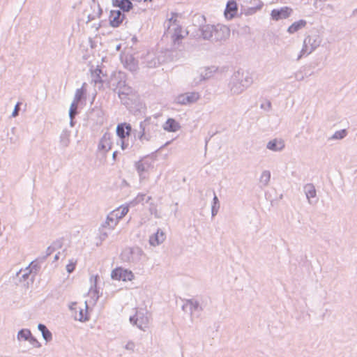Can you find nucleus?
Segmentation results:
<instances>
[{
	"mask_svg": "<svg viewBox=\"0 0 357 357\" xmlns=\"http://www.w3.org/2000/svg\"><path fill=\"white\" fill-rule=\"evenodd\" d=\"M88 307V305H87V302L86 301V308Z\"/></svg>",
	"mask_w": 357,
	"mask_h": 357,
	"instance_id": "0e129e2a",
	"label": "nucleus"
},
{
	"mask_svg": "<svg viewBox=\"0 0 357 357\" xmlns=\"http://www.w3.org/2000/svg\"><path fill=\"white\" fill-rule=\"evenodd\" d=\"M77 102H73L70 105V109H69V116H70V125L71 126H73V119L75 118V116H76L77 112Z\"/></svg>",
	"mask_w": 357,
	"mask_h": 357,
	"instance_id": "e433bc0d",
	"label": "nucleus"
},
{
	"mask_svg": "<svg viewBox=\"0 0 357 357\" xmlns=\"http://www.w3.org/2000/svg\"><path fill=\"white\" fill-rule=\"evenodd\" d=\"M60 145L62 148H66L70 144V132L63 130L59 137Z\"/></svg>",
	"mask_w": 357,
	"mask_h": 357,
	"instance_id": "c756f323",
	"label": "nucleus"
},
{
	"mask_svg": "<svg viewBox=\"0 0 357 357\" xmlns=\"http://www.w3.org/2000/svg\"><path fill=\"white\" fill-rule=\"evenodd\" d=\"M220 208V203L218 197L216 196L215 193L214 192V197L213 199V204L211 206V215L212 217H214L217 215L218 213V210Z\"/></svg>",
	"mask_w": 357,
	"mask_h": 357,
	"instance_id": "f704fd0d",
	"label": "nucleus"
},
{
	"mask_svg": "<svg viewBox=\"0 0 357 357\" xmlns=\"http://www.w3.org/2000/svg\"><path fill=\"white\" fill-rule=\"evenodd\" d=\"M264 3L261 1H259L257 5L253 7H250L245 10L246 15H252L256 13L258 10H260L263 6Z\"/></svg>",
	"mask_w": 357,
	"mask_h": 357,
	"instance_id": "58836bf2",
	"label": "nucleus"
},
{
	"mask_svg": "<svg viewBox=\"0 0 357 357\" xmlns=\"http://www.w3.org/2000/svg\"><path fill=\"white\" fill-rule=\"evenodd\" d=\"M59 259V255L56 254L55 256H54V259L55 260H57Z\"/></svg>",
	"mask_w": 357,
	"mask_h": 357,
	"instance_id": "680f3d73",
	"label": "nucleus"
},
{
	"mask_svg": "<svg viewBox=\"0 0 357 357\" xmlns=\"http://www.w3.org/2000/svg\"><path fill=\"white\" fill-rule=\"evenodd\" d=\"M157 125L151 121L150 119H146L139 124V130L137 137L139 141L144 142L152 140L156 136Z\"/></svg>",
	"mask_w": 357,
	"mask_h": 357,
	"instance_id": "f03ea898",
	"label": "nucleus"
},
{
	"mask_svg": "<svg viewBox=\"0 0 357 357\" xmlns=\"http://www.w3.org/2000/svg\"><path fill=\"white\" fill-rule=\"evenodd\" d=\"M228 86L231 95H239L246 89L237 80H235L232 76Z\"/></svg>",
	"mask_w": 357,
	"mask_h": 357,
	"instance_id": "f3484780",
	"label": "nucleus"
},
{
	"mask_svg": "<svg viewBox=\"0 0 357 357\" xmlns=\"http://www.w3.org/2000/svg\"><path fill=\"white\" fill-rule=\"evenodd\" d=\"M116 134L120 139H126L128 136V131L125 130V124H119L116 127Z\"/></svg>",
	"mask_w": 357,
	"mask_h": 357,
	"instance_id": "c9c22d12",
	"label": "nucleus"
},
{
	"mask_svg": "<svg viewBox=\"0 0 357 357\" xmlns=\"http://www.w3.org/2000/svg\"><path fill=\"white\" fill-rule=\"evenodd\" d=\"M124 348L128 350V351H130L131 352H133L135 351V344L134 342L132 341H129L127 342V344L125 345Z\"/></svg>",
	"mask_w": 357,
	"mask_h": 357,
	"instance_id": "de8ad7c7",
	"label": "nucleus"
},
{
	"mask_svg": "<svg viewBox=\"0 0 357 357\" xmlns=\"http://www.w3.org/2000/svg\"><path fill=\"white\" fill-rule=\"evenodd\" d=\"M202 38L211 41H220L227 38L230 33L229 27L222 24L203 25L199 29Z\"/></svg>",
	"mask_w": 357,
	"mask_h": 357,
	"instance_id": "f257e3e1",
	"label": "nucleus"
},
{
	"mask_svg": "<svg viewBox=\"0 0 357 357\" xmlns=\"http://www.w3.org/2000/svg\"><path fill=\"white\" fill-rule=\"evenodd\" d=\"M112 135L109 132H105L100 138L98 145V153L105 156L112 149Z\"/></svg>",
	"mask_w": 357,
	"mask_h": 357,
	"instance_id": "1a4fd4ad",
	"label": "nucleus"
},
{
	"mask_svg": "<svg viewBox=\"0 0 357 357\" xmlns=\"http://www.w3.org/2000/svg\"><path fill=\"white\" fill-rule=\"evenodd\" d=\"M202 68L203 70H205L204 73L205 78H206V79H208L211 77H212L213 76L214 73L218 70V68L215 66L202 67Z\"/></svg>",
	"mask_w": 357,
	"mask_h": 357,
	"instance_id": "4c0bfd02",
	"label": "nucleus"
},
{
	"mask_svg": "<svg viewBox=\"0 0 357 357\" xmlns=\"http://www.w3.org/2000/svg\"><path fill=\"white\" fill-rule=\"evenodd\" d=\"M38 329L41 332L43 339L47 342H50L52 340V334L50 331L43 324L38 325Z\"/></svg>",
	"mask_w": 357,
	"mask_h": 357,
	"instance_id": "cd10ccee",
	"label": "nucleus"
},
{
	"mask_svg": "<svg viewBox=\"0 0 357 357\" xmlns=\"http://www.w3.org/2000/svg\"><path fill=\"white\" fill-rule=\"evenodd\" d=\"M124 124H125V130H126V131H128V136H129L132 131V127L130 124H127V123H124Z\"/></svg>",
	"mask_w": 357,
	"mask_h": 357,
	"instance_id": "4d7b16f0",
	"label": "nucleus"
},
{
	"mask_svg": "<svg viewBox=\"0 0 357 357\" xmlns=\"http://www.w3.org/2000/svg\"><path fill=\"white\" fill-rule=\"evenodd\" d=\"M347 135V132L345 129H342L338 131H336L331 137V139H342Z\"/></svg>",
	"mask_w": 357,
	"mask_h": 357,
	"instance_id": "a19ab883",
	"label": "nucleus"
},
{
	"mask_svg": "<svg viewBox=\"0 0 357 357\" xmlns=\"http://www.w3.org/2000/svg\"><path fill=\"white\" fill-rule=\"evenodd\" d=\"M91 8H93V11L92 13L89 14L88 22H91L96 18L100 17L102 14V9L100 7V5L95 1L93 2Z\"/></svg>",
	"mask_w": 357,
	"mask_h": 357,
	"instance_id": "a878e982",
	"label": "nucleus"
},
{
	"mask_svg": "<svg viewBox=\"0 0 357 357\" xmlns=\"http://www.w3.org/2000/svg\"><path fill=\"white\" fill-rule=\"evenodd\" d=\"M165 239V233L161 230H158V231L150 236L149 243L152 246H157L162 243Z\"/></svg>",
	"mask_w": 357,
	"mask_h": 357,
	"instance_id": "412c9836",
	"label": "nucleus"
},
{
	"mask_svg": "<svg viewBox=\"0 0 357 357\" xmlns=\"http://www.w3.org/2000/svg\"><path fill=\"white\" fill-rule=\"evenodd\" d=\"M354 12L357 13V9Z\"/></svg>",
	"mask_w": 357,
	"mask_h": 357,
	"instance_id": "69168bd1",
	"label": "nucleus"
},
{
	"mask_svg": "<svg viewBox=\"0 0 357 357\" xmlns=\"http://www.w3.org/2000/svg\"><path fill=\"white\" fill-rule=\"evenodd\" d=\"M76 319L80 321L86 319V318L84 316L83 310L82 309L79 310V317L78 318L76 317Z\"/></svg>",
	"mask_w": 357,
	"mask_h": 357,
	"instance_id": "6e6d98bb",
	"label": "nucleus"
},
{
	"mask_svg": "<svg viewBox=\"0 0 357 357\" xmlns=\"http://www.w3.org/2000/svg\"><path fill=\"white\" fill-rule=\"evenodd\" d=\"M129 320L132 326H137L142 331H145L149 327V318L148 312L146 310H137L135 314L130 317Z\"/></svg>",
	"mask_w": 357,
	"mask_h": 357,
	"instance_id": "423d86ee",
	"label": "nucleus"
},
{
	"mask_svg": "<svg viewBox=\"0 0 357 357\" xmlns=\"http://www.w3.org/2000/svg\"><path fill=\"white\" fill-rule=\"evenodd\" d=\"M112 278L117 280L131 281L134 275L131 271L119 267L112 271Z\"/></svg>",
	"mask_w": 357,
	"mask_h": 357,
	"instance_id": "9b49d317",
	"label": "nucleus"
},
{
	"mask_svg": "<svg viewBox=\"0 0 357 357\" xmlns=\"http://www.w3.org/2000/svg\"><path fill=\"white\" fill-rule=\"evenodd\" d=\"M232 77L245 89L248 88L253 82L250 73L243 70H238L235 72Z\"/></svg>",
	"mask_w": 357,
	"mask_h": 357,
	"instance_id": "9d476101",
	"label": "nucleus"
},
{
	"mask_svg": "<svg viewBox=\"0 0 357 357\" xmlns=\"http://www.w3.org/2000/svg\"><path fill=\"white\" fill-rule=\"evenodd\" d=\"M121 140V147L123 150L126 149L129 146V144L126 142L125 139Z\"/></svg>",
	"mask_w": 357,
	"mask_h": 357,
	"instance_id": "5fc2aeb1",
	"label": "nucleus"
},
{
	"mask_svg": "<svg viewBox=\"0 0 357 357\" xmlns=\"http://www.w3.org/2000/svg\"><path fill=\"white\" fill-rule=\"evenodd\" d=\"M132 96H133V94L132 95H124L123 96H119V97L121 99V102L123 105H129V101L131 100V98Z\"/></svg>",
	"mask_w": 357,
	"mask_h": 357,
	"instance_id": "a18cd8bd",
	"label": "nucleus"
},
{
	"mask_svg": "<svg viewBox=\"0 0 357 357\" xmlns=\"http://www.w3.org/2000/svg\"><path fill=\"white\" fill-rule=\"evenodd\" d=\"M307 24V22L304 20H300L294 22L291 25H290L287 29V32L290 34H293L299 30L305 27Z\"/></svg>",
	"mask_w": 357,
	"mask_h": 357,
	"instance_id": "393cba45",
	"label": "nucleus"
},
{
	"mask_svg": "<svg viewBox=\"0 0 357 357\" xmlns=\"http://www.w3.org/2000/svg\"><path fill=\"white\" fill-rule=\"evenodd\" d=\"M113 5L119 7L123 12H128L132 8L130 0H113Z\"/></svg>",
	"mask_w": 357,
	"mask_h": 357,
	"instance_id": "5701e85b",
	"label": "nucleus"
},
{
	"mask_svg": "<svg viewBox=\"0 0 357 357\" xmlns=\"http://www.w3.org/2000/svg\"><path fill=\"white\" fill-rule=\"evenodd\" d=\"M180 128L179 123L174 119L169 118L163 125V129L168 132H176Z\"/></svg>",
	"mask_w": 357,
	"mask_h": 357,
	"instance_id": "b1692460",
	"label": "nucleus"
},
{
	"mask_svg": "<svg viewBox=\"0 0 357 357\" xmlns=\"http://www.w3.org/2000/svg\"><path fill=\"white\" fill-rule=\"evenodd\" d=\"M303 190L307 199L308 203L310 204H312L313 201L312 199L315 198L317 196V191L314 185L312 183H307L304 186Z\"/></svg>",
	"mask_w": 357,
	"mask_h": 357,
	"instance_id": "aec40b11",
	"label": "nucleus"
},
{
	"mask_svg": "<svg viewBox=\"0 0 357 357\" xmlns=\"http://www.w3.org/2000/svg\"><path fill=\"white\" fill-rule=\"evenodd\" d=\"M77 305V303H72L71 305H70V310H74L75 309V306Z\"/></svg>",
	"mask_w": 357,
	"mask_h": 357,
	"instance_id": "13d9d810",
	"label": "nucleus"
},
{
	"mask_svg": "<svg viewBox=\"0 0 357 357\" xmlns=\"http://www.w3.org/2000/svg\"><path fill=\"white\" fill-rule=\"evenodd\" d=\"M84 90L83 88L77 89L75 91L74 100L73 102L78 103L80 101L84 96Z\"/></svg>",
	"mask_w": 357,
	"mask_h": 357,
	"instance_id": "37998d69",
	"label": "nucleus"
},
{
	"mask_svg": "<svg viewBox=\"0 0 357 357\" xmlns=\"http://www.w3.org/2000/svg\"><path fill=\"white\" fill-rule=\"evenodd\" d=\"M199 98L200 94L198 92H187L178 95L175 101L177 104L186 105L196 102Z\"/></svg>",
	"mask_w": 357,
	"mask_h": 357,
	"instance_id": "6e6552de",
	"label": "nucleus"
},
{
	"mask_svg": "<svg viewBox=\"0 0 357 357\" xmlns=\"http://www.w3.org/2000/svg\"><path fill=\"white\" fill-rule=\"evenodd\" d=\"M125 19V14L121 10H111L109 17V24L112 27H118Z\"/></svg>",
	"mask_w": 357,
	"mask_h": 357,
	"instance_id": "4468645a",
	"label": "nucleus"
},
{
	"mask_svg": "<svg viewBox=\"0 0 357 357\" xmlns=\"http://www.w3.org/2000/svg\"><path fill=\"white\" fill-rule=\"evenodd\" d=\"M238 8L235 1H229L225 10V16L227 19H232L237 13Z\"/></svg>",
	"mask_w": 357,
	"mask_h": 357,
	"instance_id": "a211bd4d",
	"label": "nucleus"
},
{
	"mask_svg": "<svg viewBox=\"0 0 357 357\" xmlns=\"http://www.w3.org/2000/svg\"><path fill=\"white\" fill-rule=\"evenodd\" d=\"M121 61L126 68L131 72H135L138 69V61L132 54H124L121 56Z\"/></svg>",
	"mask_w": 357,
	"mask_h": 357,
	"instance_id": "ddd939ff",
	"label": "nucleus"
},
{
	"mask_svg": "<svg viewBox=\"0 0 357 357\" xmlns=\"http://www.w3.org/2000/svg\"><path fill=\"white\" fill-rule=\"evenodd\" d=\"M260 108L266 112H269L271 110L272 104L270 100H266L264 102L261 104Z\"/></svg>",
	"mask_w": 357,
	"mask_h": 357,
	"instance_id": "c03bdc74",
	"label": "nucleus"
},
{
	"mask_svg": "<svg viewBox=\"0 0 357 357\" xmlns=\"http://www.w3.org/2000/svg\"><path fill=\"white\" fill-rule=\"evenodd\" d=\"M284 146V142L281 139H273L266 144V149L275 152L282 151Z\"/></svg>",
	"mask_w": 357,
	"mask_h": 357,
	"instance_id": "dca6fc26",
	"label": "nucleus"
},
{
	"mask_svg": "<svg viewBox=\"0 0 357 357\" xmlns=\"http://www.w3.org/2000/svg\"><path fill=\"white\" fill-rule=\"evenodd\" d=\"M182 309L185 312L189 311L190 314H192L195 312H200L202 310L199 301L194 298L185 300L182 306Z\"/></svg>",
	"mask_w": 357,
	"mask_h": 357,
	"instance_id": "2eb2a0df",
	"label": "nucleus"
},
{
	"mask_svg": "<svg viewBox=\"0 0 357 357\" xmlns=\"http://www.w3.org/2000/svg\"><path fill=\"white\" fill-rule=\"evenodd\" d=\"M202 68H199L194 74L193 79L191 82L192 86H197L199 85L202 82L206 80L205 78L204 72Z\"/></svg>",
	"mask_w": 357,
	"mask_h": 357,
	"instance_id": "4be33fe9",
	"label": "nucleus"
},
{
	"mask_svg": "<svg viewBox=\"0 0 357 357\" xmlns=\"http://www.w3.org/2000/svg\"><path fill=\"white\" fill-rule=\"evenodd\" d=\"M135 166H136L137 172L141 176L144 172H145L148 170V168L149 167V163L146 161H144V162L139 161L136 163Z\"/></svg>",
	"mask_w": 357,
	"mask_h": 357,
	"instance_id": "72a5a7b5",
	"label": "nucleus"
},
{
	"mask_svg": "<svg viewBox=\"0 0 357 357\" xmlns=\"http://www.w3.org/2000/svg\"><path fill=\"white\" fill-rule=\"evenodd\" d=\"M114 214L111 212L107 215L106 220L100 225L102 229H108L111 230L116 227L119 221L116 218V216H114Z\"/></svg>",
	"mask_w": 357,
	"mask_h": 357,
	"instance_id": "6ab92c4d",
	"label": "nucleus"
},
{
	"mask_svg": "<svg viewBox=\"0 0 357 357\" xmlns=\"http://www.w3.org/2000/svg\"><path fill=\"white\" fill-rule=\"evenodd\" d=\"M146 198V195L144 194H140V195H138L136 198L134 199V202L135 204H139V203H142L144 199Z\"/></svg>",
	"mask_w": 357,
	"mask_h": 357,
	"instance_id": "8fccbe9b",
	"label": "nucleus"
},
{
	"mask_svg": "<svg viewBox=\"0 0 357 357\" xmlns=\"http://www.w3.org/2000/svg\"><path fill=\"white\" fill-rule=\"evenodd\" d=\"M117 155V151H114L112 154L113 160H115Z\"/></svg>",
	"mask_w": 357,
	"mask_h": 357,
	"instance_id": "bf43d9fd",
	"label": "nucleus"
},
{
	"mask_svg": "<svg viewBox=\"0 0 357 357\" xmlns=\"http://www.w3.org/2000/svg\"><path fill=\"white\" fill-rule=\"evenodd\" d=\"M271 179V172L268 170H264L262 172L260 178H259V183L261 188L266 187L268 185V183Z\"/></svg>",
	"mask_w": 357,
	"mask_h": 357,
	"instance_id": "2f4dec72",
	"label": "nucleus"
},
{
	"mask_svg": "<svg viewBox=\"0 0 357 357\" xmlns=\"http://www.w3.org/2000/svg\"><path fill=\"white\" fill-rule=\"evenodd\" d=\"M100 73H102L101 70L98 68L96 69L93 73H92V81L94 82L95 84H101L102 82Z\"/></svg>",
	"mask_w": 357,
	"mask_h": 357,
	"instance_id": "79ce46f5",
	"label": "nucleus"
},
{
	"mask_svg": "<svg viewBox=\"0 0 357 357\" xmlns=\"http://www.w3.org/2000/svg\"><path fill=\"white\" fill-rule=\"evenodd\" d=\"M128 212V207L121 206L118 208L111 211V213L115 214L114 216H116V219L119 222L121 219H122Z\"/></svg>",
	"mask_w": 357,
	"mask_h": 357,
	"instance_id": "7c9ffc66",
	"label": "nucleus"
},
{
	"mask_svg": "<svg viewBox=\"0 0 357 357\" xmlns=\"http://www.w3.org/2000/svg\"><path fill=\"white\" fill-rule=\"evenodd\" d=\"M20 105H21L20 102H17L15 105L14 110H13V112L12 113V116L13 117H16L19 114V111H20Z\"/></svg>",
	"mask_w": 357,
	"mask_h": 357,
	"instance_id": "603ef678",
	"label": "nucleus"
},
{
	"mask_svg": "<svg viewBox=\"0 0 357 357\" xmlns=\"http://www.w3.org/2000/svg\"><path fill=\"white\" fill-rule=\"evenodd\" d=\"M106 229H102L100 227L99 229L100 234L99 238L101 241L105 240L108 236L107 231H105Z\"/></svg>",
	"mask_w": 357,
	"mask_h": 357,
	"instance_id": "09e8293b",
	"label": "nucleus"
},
{
	"mask_svg": "<svg viewBox=\"0 0 357 357\" xmlns=\"http://www.w3.org/2000/svg\"><path fill=\"white\" fill-rule=\"evenodd\" d=\"M177 20L174 17L169 18L165 23L167 32L171 34L172 40L174 45H179L181 40L184 38L181 27L176 23Z\"/></svg>",
	"mask_w": 357,
	"mask_h": 357,
	"instance_id": "39448f33",
	"label": "nucleus"
},
{
	"mask_svg": "<svg viewBox=\"0 0 357 357\" xmlns=\"http://www.w3.org/2000/svg\"><path fill=\"white\" fill-rule=\"evenodd\" d=\"M89 295L91 296V301L90 302L93 303V304H96L100 297L99 291L97 290V289H93L91 287L89 291Z\"/></svg>",
	"mask_w": 357,
	"mask_h": 357,
	"instance_id": "ea45409f",
	"label": "nucleus"
},
{
	"mask_svg": "<svg viewBox=\"0 0 357 357\" xmlns=\"http://www.w3.org/2000/svg\"><path fill=\"white\" fill-rule=\"evenodd\" d=\"M121 255L123 261L133 264H142L146 259V254L139 247L126 248Z\"/></svg>",
	"mask_w": 357,
	"mask_h": 357,
	"instance_id": "7ed1b4c3",
	"label": "nucleus"
},
{
	"mask_svg": "<svg viewBox=\"0 0 357 357\" xmlns=\"http://www.w3.org/2000/svg\"><path fill=\"white\" fill-rule=\"evenodd\" d=\"M116 80H117V82L114 83L113 85L116 86L115 90H117L119 96L132 95L133 90L130 86L127 85L124 74L119 73V75L115 78V81Z\"/></svg>",
	"mask_w": 357,
	"mask_h": 357,
	"instance_id": "0eeeda50",
	"label": "nucleus"
},
{
	"mask_svg": "<svg viewBox=\"0 0 357 357\" xmlns=\"http://www.w3.org/2000/svg\"><path fill=\"white\" fill-rule=\"evenodd\" d=\"M28 342L36 348H40L41 347L40 343L33 335L31 336Z\"/></svg>",
	"mask_w": 357,
	"mask_h": 357,
	"instance_id": "49530a36",
	"label": "nucleus"
},
{
	"mask_svg": "<svg viewBox=\"0 0 357 357\" xmlns=\"http://www.w3.org/2000/svg\"><path fill=\"white\" fill-rule=\"evenodd\" d=\"M293 9L288 6H284L279 9H273L271 12V18L274 21L287 19L291 13Z\"/></svg>",
	"mask_w": 357,
	"mask_h": 357,
	"instance_id": "f8f14e48",
	"label": "nucleus"
},
{
	"mask_svg": "<svg viewBox=\"0 0 357 357\" xmlns=\"http://www.w3.org/2000/svg\"><path fill=\"white\" fill-rule=\"evenodd\" d=\"M56 246V243L53 244L52 245L49 246L46 250V256L50 255L54 251Z\"/></svg>",
	"mask_w": 357,
	"mask_h": 357,
	"instance_id": "864d4df0",
	"label": "nucleus"
},
{
	"mask_svg": "<svg viewBox=\"0 0 357 357\" xmlns=\"http://www.w3.org/2000/svg\"><path fill=\"white\" fill-rule=\"evenodd\" d=\"M31 335L32 334L29 329L23 328L18 331L17 335V339L20 342L29 341Z\"/></svg>",
	"mask_w": 357,
	"mask_h": 357,
	"instance_id": "c85d7f7f",
	"label": "nucleus"
},
{
	"mask_svg": "<svg viewBox=\"0 0 357 357\" xmlns=\"http://www.w3.org/2000/svg\"><path fill=\"white\" fill-rule=\"evenodd\" d=\"M151 199V197H147L146 202H148Z\"/></svg>",
	"mask_w": 357,
	"mask_h": 357,
	"instance_id": "e2e57ef3",
	"label": "nucleus"
},
{
	"mask_svg": "<svg viewBox=\"0 0 357 357\" xmlns=\"http://www.w3.org/2000/svg\"><path fill=\"white\" fill-rule=\"evenodd\" d=\"M33 263H31L27 268H26L24 270H20L16 275L20 278V280H26L30 275L32 269H31V267L32 266ZM36 266H33L31 268H34Z\"/></svg>",
	"mask_w": 357,
	"mask_h": 357,
	"instance_id": "473e14b6",
	"label": "nucleus"
},
{
	"mask_svg": "<svg viewBox=\"0 0 357 357\" xmlns=\"http://www.w3.org/2000/svg\"><path fill=\"white\" fill-rule=\"evenodd\" d=\"M321 38L319 34H313L305 37L297 60H300L303 56L309 55L314 52L321 45Z\"/></svg>",
	"mask_w": 357,
	"mask_h": 357,
	"instance_id": "20e7f679",
	"label": "nucleus"
},
{
	"mask_svg": "<svg viewBox=\"0 0 357 357\" xmlns=\"http://www.w3.org/2000/svg\"><path fill=\"white\" fill-rule=\"evenodd\" d=\"M170 143H171V141H169V142H166V143L164 144V146H167L168 144H169Z\"/></svg>",
	"mask_w": 357,
	"mask_h": 357,
	"instance_id": "052dcab7",
	"label": "nucleus"
},
{
	"mask_svg": "<svg viewBox=\"0 0 357 357\" xmlns=\"http://www.w3.org/2000/svg\"><path fill=\"white\" fill-rule=\"evenodd\" d=\"M146 66L149 68H155L160 63V61L158 56L153 54H148L146 56Z\"/></svg>",
	"mask_w": 357,
	"mask_h": 357,
	"instance_id": "bb28decb",
	"label": "nucleus"
},
{
	"mask_svg": "<svg viewBox=\"0 0 357 357\" xmlns=\"http://www.w3.org/2000/svg\"><path fill=\"white\" fill-rule=\"evenodd\" d=\"M75 268V262L70 261V263L68 264H67L66 266V271L68 272V273H72L74 269Z\"/></svg>",
	"mask_w": 357,
	"mask_h": 357,
	"instance_id": "3c124183",
	"label": "nucleus"
}]
</instances>
